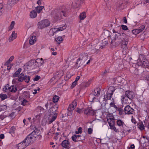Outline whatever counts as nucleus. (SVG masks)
<instances>
[{
	"instance_id": "nucleus-19",
	"label": "nucleus",
	"mask_w": 149,
	"mask_h": 149,
	"mask_svg": "<svg viewBox=\"0 0 149 149\" xmlns=\"http://www.w3.org/2000/svg\"><path fill=\"white\" fill-rule=\"evenodd\" d=\"M122 97L121 100L123 103L128 104L131 103V101L129 100V98L125 94L122 96Z\"/></svg>"
},
{
	"instance_id": "nucleus-45",
	"label": "nucleus",
	"mask_w": 149,
	"mask_h": 149,
	"mask_svg": "<svg viewBox=\"0 0 149 149\" xmlns=\"http://www.w3.org/2000/svg\"><path fill=\"white\" fill-rule=\"evenodd\" d=\"M139 33L140 32L138 29L132 30V33L135 35Z\"/></svg>"
},
{
	"instance_id": "nucleus-4",
	"label": "nucleus",
	"mask_w": 149,
	"mask_h": 149,
	"mask_svg": "<svg viewBox=\"0 0 149 149\" xmlns=\"http://www.w3.org/2000/svg\"><path fill=\"white\" fill-rule=\"evenodd\" d=\"M148 61L144 55L140 54L139 55L137 62L139 66L147 68V66H148Z\"/></svg>"
},
{
	"instance_id": "nucleus-62",
	"label": "nucleus",
	"mask_w": 149,
	"mask_h": 149,
	"mask_svg": "<svg viewBox=\"0 0 149 149\" xmlns=\"http://www.w3.org/2000/svg\"><path fill=\"white\" fill-rule=\"evenodd\" d=\"M15 23L14 21H12L11 24H10V26L11 27V29H13V28Z\"/></svg>"
},
{
	"instance_id": "nucleus-20",
	"label": "nucleus",
	"mask_w": 149,
	"mask_h": 149,
	"mask_svg": "<svg viewBox=\"0 0 149 149\" xmlns=\"http://www.w3.org/2000/svg\"><path fill=\"white\" fill-rule=\"evenodd\" d=\"M85 63L79 58L77 60V61L75 65V68H78L81 65L84 64Z\"/></svg>"
},
{
	"instance_id": "nucleus-12",
	"label": "nucleus",
	"mask_w": 149,
	"mask_h": 149,
	"mask_svg": "<svg viewBox=\"0 0 149 149\" xmlns=\"http://www.w3.org/2000/svg\"><path fill=\"white\" fill-rule=\"evenodd\" d=\"M84 2V0H76L74 2H72V6L74 8H78Z\"/></svg>"
},
{
	"instance_id": "nucleus-41",
	"label": "nucleus",
	"mask_w": 149,
	"mask_h": 149,
	"mask_svg": "<svg viewBox=\"0 0 149 149\" xmlns=\"http://www.w3.org/2000/svg\"><path fill=\"white\" fill-rule=\"evenodd\" d=\"M7 108V106L5 105L0 106V111L6 110Z\"/></svg>"
},
{
	"instance_id": "nucleus-1",
	"label": "nucleus",
	"mask_w": 149,
	"mask_h": 149,
	"mask_svg": "<svg viewBox=\"0 0 149 149\" xmlns=\"http://www.w3.org/2000/svg\"><path fill=\"white\" fill-rule=\"evenodd\" d=\"M66 9L64 7L56 8L53 10L51 13L52 17L56 21L61 19L63 16H65Z\"/></svg>"
},
{
	"instance_id": "nucleus-21",
	"label": "nucleus",
	"mask_w": 149,
	"mask_h": 149,
	"mask_svg": "<svg viewBox=\"0 0 149 149\" xmlns=\"http://www.w3.org/2000/svg\"><path fill=\"white\" fill-rule=\"evenodd\" d=\"M35 61L38 67L43 65L44 63V61L43 60L42 58L37 59L36 60H35Z\"/></svg>"
},
{
	"instance_id": "nucleus-37",
	"label": "nucleus",
	"mask_w": 149,
	"mask_h": 149,
	"mask_svg": "<svg viewBox=\"0 0 149 149\" xmlns=\"http://www.w3.org/2000/svg\"><path fill=\"white\" fill-rule=\"evenodd\" d=\"M30 78L29 76L24 75L23 80H24L26 82L28 83L30 80Z\"/></svg>"
},
{
	"instance_id": "nucleus-15",
	"label": "nucleus",
	"mask_w": 149,
	"mask_h": 149,
	"mask_svg": "<svg viewBox=\"0 0 149 149\" xmlns=\"http://www.w3.org/2000/svg\"><path fill=\"white\" fill-rule=\"evenodd\" d=\"M62 146L65 148L68 149L70 148V143L68 140H65L61 143Z\"/></svg>"
},
{
	"instance_id": "nucleus-64",
	"label": "nucleus",
	"mask_w": 149,
	"mask_h": 149,
	"mask_svg": "<svg viewBox=\"0 0 149 149\" xmlns=\"http://www.w3.org/2000/svg\"><path fill=\"white\" fill-rule=\"evenodd\" d=\"M107 70H105L104 72L102 73V75L103 76H105L107 75L108 72L107 71Z\"/></svg>"
},
{
	"instance_id": "nucleus-46",
	"label": "nucleus",
	"mask_w": 149,
	"mask_h": 149,
	"mask_svg": "<svg viewBox=\"0 0 149 149\" xmlns=\"http://www.w3.org/2000/svg\"><path fill=\"white\" fill-rule=\"evenodd\" d=\"M77 131H76L75 133L77 134H78L79 133L81 134L82 132V128L81 127H79Z\"/></svg>"
},
{
	"instance_id": "nucleus-34",
	"label": "nucleus",
	"mask_w": 149,
	"mask_h": 149,
	"mask_svg": "<svg viewBox=\"0 0 149 149\" xmlns=\"http://www.w3.org/2000/svg\"><path fill=\"white\" fill-rule=\"evenodd\" d=\"M44 8L43 6H38L36 7L37 13H39L41 12L42 9Z\"/></svg>"
},
{
	"instance_id": "nucleus-61",
	"label": "nucleus",
	"mask_w": 149,
	"mask_h": 149,
	"mask_svg": "<svg viewBox=\"0 0 149 149\" xmlns=\"http://www.w3.org/2000/svg\"><path fill=\"white\" fill-rule=\"evenodd\" d=\"M77 84V82L74 81V82L72 83V85L71 86V87L72 88H74L76 85Z\"/></svg>"
},
{
	"instance_id": "nucleus-18",
	"label": "nucleus",
	"mask_w": 149,
	"mask_h": 149,
	"mask_svg": "<svg viewBox=\"0 0 149 149\" xmlns=\"http://www.w3.org/2000/svg\"><path fill=\"white\" fill-rule=\"evenodd\" d=\"M84 114L87 116L94 115L95 114V112L91 109L88 108L85 109L84 111Z\"/></svg>"
},
{
	"instance_id": "nucleus-42",
	"label": "nucleus",
	"mask_w": 149,
	"mask_h": 149,
	"mask_svg": "<svg viewBox=\"0 0 149 149\" xmlns=\"http://www.w3.org/2000/svg\"><path fill=\"white\" fill-rule=\"evenodd\" d=\"M145 26L143 25H142L140 26L138 28L140 33L142 32L145 29Z\"/></svg>"
},
{
	"instance_id": "nucleus-38",
	"label": "nucleus",
	"mask_w": 149,
	"mask_h": 149,
	"mask_svg": "<svg viewBox=\"0 0 149 149\" xmlns=\"http://www.w3.org/2000/svg\"><path fill=\"white\" fill-rule=\"evenodd\" d=\"M59 98V97L57 95L54 96L53 98V102L54 103H56L58 100Z\"/></svg>"
},
{
	"instance_id": "nucleus-11",
	"label": "nucleus",
	"mask_w": 149,
	"mask_h": 149,
	"mask_svg": "<svg viewBox=\"0 0 149 149\" xmlns=\"http://www.w3.org/2000/svg\"><path fill=\"white\" fill-rule=\"evenodd\" d=\"M107 118L109 124H114V117L112 113H110L107 116Z\"/></svg>"
},
{
	"instance_id": "nucleus-6",
	"label": "nucleus",
	"mask_w": 149,
	"mask_h": 149,
	"mask_svg": "<svg viewBox=\"0 0 149 149\" xmlns=\"http://www.w3.org/2000/svg\"><path fill=\"white\" fill-rule=\"evenodd\" d=\"M50 22L47 19H45L39 22L38 24V28L42 29L44 28L49 26Z\"/></svg>"
},
{
	"instance_id": "nucleus-5",
	"label": "nucleus",
	"mask_w": 149,
	"mask_h": 149,
	"mask_svg": "<svg viewBox=\"0 0 149 149\" xmlns=\"http://www.w3.org/2000/svg\"><path fill=\"white\" fill-rule=\"evenodd\" d=\"M116 89L113 86H110L107 92L106 95H104V99L106 100H110L111 98L113 92Z\"/></svg>"
},
{
	"instance_id": "nucleus-26",
	"label": "nucleus",
	"mask_w": 149,
	"mask_h": 149,
	"mask_svg": "<svg viewBox=\"0 0 149 149\" xmlns=\"http://www.w3.org/2000/svg\"><path fill=\"white\" fill-rule=\"evenodd\" d=\"M8 89L11 92L15 93L17 90V87L16 86L14 85L11 86L10 87H8Z\"/></svg>"
},
{
	"instance_id": "nucleus-14",
	"label": "nucleus",
	"mask_w": 149,
	"mask_h": 149,
	"mask_svg": "<svg viewBox=\"0 0 149 149\" xmlns=\"http://www.w3.org/2000/svg\"><path fill=\"white\" fill-rule=\"evenodd\" d=\"M88 55L87 53H81L79 56V59L81 60V61L85 63L88 59Z\"/></svg>"
},
{
	"instance_id": "nucleus-36",
	"label": "nucleus",
	"mask_w": 149,
	"mask_h": 149,
	"mask_svg": "<svg viewBox=\"0 0 149 149\" xmlns=\"http://www.w3.org/2000/svg\"><path fill=\"white\" fill-rule=\"evenodd\" d=\"M57 31V30L56 29H51L49 31V33L51 36H53L54 35V33H55Z\"/></svg>"
},
{
	"instance_id": "nucleus-16",
	"label": "nucleus",
	"mask_w": 149,
	"mask_h": 149,
	"mask_svg": "<svg viewBox=\"0 0 149 149\" xmlns=\"http://www.w3.org/2000/svg\"><path fill=\"white\" fill-rule=\"evenodd\" d=\"M29 145H27V143L24 140L22 142L18 144V149H24Z\"/></svg>"
},
{
	"instance_id": "nucleus-47",
	"label": "nucleus",
	"mask_w": 149,
	"mask_h": 149,
	"mask_svg": "<svg viewBox=\"0 0 149 149\" xmlns=\"http://www.w3.org/2000/svg\"><path fill=\"white\" fill-rule=\"evenodd\" d=\"M91 82L90 81H88L86 83H84L83 84V85L85 87H87L89 86Z\"/></svg>"
},
{
	"instance_id": "nucleus-8",
	"label": "nucleus",
	"mask_w": 149,
	"mask_h": 149,
	"mask_svg": "<svg viewBox=\"0 0 149 149\" xmlns=\"http://www.w3.org/2000/svg\"><path fill=\"white\" fill-rule=\"evenodd\" d=\"M124 112L126 114H132L134 113V109L132 108L130 105H127L125 107Z\"/></svg>"
},
{
	"instance_id": "nucleus-57",
	"label": "nucleus",
	"mask_w": 149,
	"mask_h": 149,
	"mask_svg": "<svg viewBox=\"0 0 149 149\" xmlns=\"http://www.w3.org/2000/svg\"><path fill=\"white\" fill-rule=\"evenodd\" d=\"M123 1H122V0H121L120 1H118V3L119 5V6H118L119 7H121L122 5L123 4Z\"/></svg>"
},
{
	"instance_id": "nucleus-3",
	"label": "nucleus",
	"mask_w": 149,
	"mask_h": 149,
	"mask_svg": "<svg viewBox=\"0 0 149 149\" xmlns=\"http://www.w3.org/2000/svg\"><path fill=\"white\" fill-rule=\"evenodd\" d=\"M58 107L55 105L52 107L49 110V112L50 115H53L51 119H49L48 124H50L54 121L57 116V113L56 111L57 110Z\"/></svg>"
},
{
	"instance_id": "nucleus-30",
	"label": "nucleus",
	"mask_w": 149,
	"mask_h": 149,
	"mask_svg": "<svg viewBox=\"0 0 149 149\" xmlns=\"http://www.w3.org/2000/svg\"><path fill=\"white\" fill-rule=\"evenodd\" d=\"M94 95L96 96H98L100 94V89L97 88L95 89L93 92Z\"/></svg>"
},
{
	"instance_id": "nucleus-39",
	"label": "nucleus",
	"mask_w": 149,
	"mask_h": 149,
	"mask_svg": "<svg viewBox=\"0 0 149 149\" xmlns=\"http://www.w3.org/2000/svg\"><path fill=\"white\" fill-rule=\"evenodd\" d=\"M7 95L6 94L1 93L0 94V97L2 100H4L7 98Z\"/></svg>"
},
{
	"instance_id": "nucleus-55",
	"label": "nucleus",
	"mask_w": 149,
	"mask_h": 149,
	"mask_svg": "<svg viewBox=\"0 0 149 149\" xmlns=\"http://www.w3.org/2000/svg\"><path fill=\"white\" fill-rule=\"evenodd\" d=\"M121 27H122V29L123 30H127L128 29L126 25H122L121 26Z\"/></svg>"
},
{
	"instance_id": "nucleus-22",
	"label": "nucleus",
	"mask_w": 149,
	"mask_h": 149,
	"mask_svg": "<svg viewBox=\"0 0 149 149\" xmlns=\"http://www.w3.org/2000/svg\"><path fill=\"white\" fill-rule=\"evenodd\" d=\"M117 125L120 127L124 128L125 125L123 120L120 119H118L116 121Z\"/></svg>"
},
{
	"instance_id": "nucleus-43",
	"label": "nucleus",
	"mask_w": 149,
	"mask_h": 149,
	"mask_svg": "<svg viewBox=\"0 0 149 149\" xmlns=\"http://www.w3.org/2000/svg\"><path fill=\"white\" fill-rule=\"evenodd\" d=\"M66 28V26L65 25L63 26L62 27H59L57 29V31H62L64 29H65Z\"/></svg>"
},
{
	"instance_id": "nucleus-48",
	"label": "nucleus",
	"mask_w": 149,
	"mask_h": 149,
	"mask_svg": "<svg viewBox=\"0 0 149 149\" xmlns=\"http://www.w3.org/2000/svg\"><path fill=\"white\" fill-rule=\"evenodd\" d=\"M21 104L24 106H25L26 105V103L28 102V101L25 99L23 100L21 102Z\"/></svg>"
},
{
	"instance_id": "nucleus-2",
	"label": "nucleus",
	"mask_w": 149,
	"mask_h": 149,
	"mask_svg": "<svg viewBox=\"0 0 149 149\" xmlns=\"http://www.w3.org/2000/svg\"><path fill=\"white\" fill-rule=\"evenodd\" d=\"M125 36L126 34L124 33H117L115 35L114 38L112 40L111 44L113 45V43L115 42L114 45L116 47L118 46L121 42L125 40Z\"/></svg>"
},
{
	"instance_id": "nucleus-33",
	"label": "nucleus",
	"mask_w": 149,
	"mask_h": 149,
	"mask_svg": "<svg viewBox=\"0 0 149 149\" xmlns=\"http://www.w3.org/2000/svg\"><path fill=\"white\" fill-rule=\"evenodd\" d=\"M86 17V14L85 12H83L81 13L79 15L80 19L81 20H84Z\"/></svg>"
},
{
	"instance_id": "nucleus-32",
	"label": "nucleus",
	"mask_w": 149,
	"mask_h": 149,
	"mask_svg": "<svg viewBox=\"0 0 149 149\" xmlns=\"http://www.w3.org/2000/svg\"><path fill=\"white\" fill-rule=\"evenodd\" d=\"M14 57L13 56H11L9 58V59L5 63V65H8L9 63H10L13 60Z\"/></svg>"
},
{
	"instance_id": "nucleus-9",
	"label": "nucleus",
	"mask_w": 149,
	"mask_h": 149,
	"mask_svg": "<svg viewBox=\"0 0 149 149\" xmlns=\"http://www.w3.org/2000/svg\"><path fill=\"white\" fill-rule=\"evenodd\" d=\"M31 135H28L24 140L27 143V145L32 144L36 140L34 137H32Z\"/></svg>"
},
{
	"instance_id": "nucleus-13",
	"label": "nucleus",
	"mask_w": 149,
	"mask_h": 149,
	"mask_svg": "<svg viewBox=\"0 0 149 149\" xmlns=\"http://www.w3.org/2000/svg\"><path fill=\"white\" fill-rule=\"evenodd\" d=\"M125 95L129 98V100L130 101H131L132 99L133 98L135 97L134 93L132 91H126L125 93Z\"/></svg>"
},
{
	"instance_id": "nucleus-7",
	"label": "nucleus",
	"mask_w": 149,
	"mask_h": 149,
	"mask_svg": "<svg viewBox=\"0 0 149 149\" xmlns=\"http://www.w3.org/2000/svg\"><path fill=\"white\" fill-rule=\"evenodd\" d=\"M128 40L126 39L122 42L121 48L122 49V52L123 54H126L128 52L127 45L128 44Z\"/></svg>"
},
{
	"instance_id": "nucleus-51",
	"label": "nucleus",
	"mask_w": 149,
	"mask_h": 149,
	"mask_svg": "<svg viewBox=\"0 0 149 149\" xmlns=\"http://www.w3.org/2000/svg\"><path fill=\"white\" fill-rule=\"evenodd\" d=\"M77 138L76 134H74L72 136V139L74 142L75 141V139H76Z\"/></svg>"
},
{
	"instance_id": "nucleus-23",
	"label": "nucleus",
	"mask_w": 149,
	"mask_h": 149,
	"mask_svg": "<svg viewBox=\"0 0 149 149\" xmlns=\"http://www.w3.org/2000/svg\"><path fill=\"white\" fill-rule=\"evenodd\" d=\"M17 37V34L15 33V31H13L12 34L9 37V42L13 41L14 39H15Z\"/></svg>"
},
{
	"instance_id": "nucleus-35",
	"label": "nucleus",
	"mask_w": 149,
	"mask_h": 149,
	"mask_svg": "<svg viewBox=\"0 0 149 149\" xmlns=\"http://www.w3.org/2000/svg\"><path fill=\"white\" fill-rule=\"evenodd\" d=\"M138 127L141 131L145 129V126L142 122L138 124Z\"/></svg>"
},
{
	"instance_id": "nucleus-53",
	"label": "nucleus",
	"mask_w": 149,
	"mask_h": 149,
	"mask_svg": "<svg viewBox=\"0 0 149 149\" xmlns=\"http://www.w3.org/2000/svg\"><path fill=\"white\" fill-rule=\"evenodd\" d=\"M56 41H58L59 42L62 41L63 39L61 37H58L56 39Z\"/></svg>"
},
{
	"instance_id": "nucleus-44",
	"label": "nucleus",
	"mask_w": 149,
	"mask_h": 149,
	"mask_svg": "<svg viewBox=\"0 0 149 149\" xmlns=\"http://www.w3.org/2000/svg\"><path fill=\"white\" fill-rule=\"evenodd\" d=\"M30 135H31L32 136L34 137L35 139H36L37 136L38 135V134L34 132L33 131L32 132V133L29 134Z\"/></svg>"
},
{
	"instance_id": "nucleus-27",
	"label": "nucleus",
	"mask_w": 149,
	"mask_h": 149,
	"mask_svg": "<svg viewBox=\"0 0 149 149\" xmlns=\"http://www.w3.org/2000/svg\"><path fill=\"white\" fill-rule=\"evenodd\" d=\"M36 37L35 36H32L31 37L29 40V43L31 45H33L36 41Z\"/></svg>"
},
{
	"instance_id": "nucleus-59",
	"label": "nucleus",
	"mask_w": 149,
	"mask_h": 149,
	"mask_svg": "<svg viewBox=\"0 0 149 149\" xmlns=\"http://www.w3.org/2000/svg\"><path fill=\"white\" fill-rule=\"evenodd\" d=\"M114 124L113 125L111 124V125L113 127L112 129L116 132H117L118 131L117 129L116 128V127L114 125Z\"/></svg>"
},
{
	"instance_id": "nucleus-40",
	"label": "nucleus",
	"mask_w": 149,
	"mask_h": 149,
	"mask_svg": "<svg viewBox=\"0 0 149 149\" xmlns=\"http://www.w3.org/2000/svg\"><path fill=\"white\" fill-rule=\"evenodd\" d=\"M110 107L109 108H111V107H113L115 109V110H116V108H117V106L115 104L114 102H111L109 104Z\"/></svg>"
},
{
	"instance_id": "nucleus-50",
	"label": "nucleus",
	"mask_w": 149,
	"mask_h": 149,
	"mask_svg": "<svg viewBox=\"0 0 149 149\" xmlns=\"http://www.w3.org/2000/svg\"><path fill=\"white\" fill-rule=\"evenodd\" d=\"M37 109L38 110L40 111V112H43L44 110V109L42 107L40 106H38Z\"/></svg>"
},
{
	"instance_id": "nucleus-54",
	"label": "nucleus",
	"mask_w": 149,
	"mask_h": 149,
	"mask_svg": "<svg viewBox=\"0 0 149 149\" xmlns=\"http://www.w3.org/2000/svg\"><path fill=\"white\" fill-rule=\"evenodd\" d=\"M77 110H76V111L79 113L81 114V113H83V110L81 109H79V108H77Z\"/></svg>"
},
{
	"instance_id": "nucleus-56",
	"label": "nucleus",
	"mask_w": 149,
	"mask_h": 149,
	"mask_svg": "<svg viewBox=\"0 0 149 149\" xmlns=\"http://www.w3.org/2000/svg\"><path fill=\"white\" fill-rule=\"evenodd\" d=\"M93 130L91 128H89L88 130V133L89 134H91L92 133Z\"/></svg>"
},
{
	"instance_id": "nucleus-52",
	"label": "nucleus",
	"mask_w": 149,
	"mask_h": 149,
	"mask_svg": "<svg viewBox=\"0 0 149 149\" xmlns=\"http://www.w3.org/2000/svg\"><path fill=\"white\" fill-rule=\"evenodd\" d=\"M40 78V76H38V75H37L35 77L34 79V81H37L38 80H39Z\"/></svg>"
},
{
	"instance_id": "nucleus-24",
	"label": "nucleus",
	"mask_w": 149,
	"mask_h": 149,
	"mask_svg": "<svg viewBox=\"0 0 149 149\" xmlns=\"http://www.w3.org/2000/svg\"><path fill=\"white\" fill-rule=\"evenodd\" d=\"M29 15L31 18H34L37 16V13L35 10H33L30 12Z\"/></svg>"
},
{
	"instance_id": "nucleus-49",
	"label": "nucleus",
	"mask_w": 149,
	"mask_h": 149,
	"mask_svg": "<svg viewBox=\"0 0 149 149\" xmlns=\"http://www.w3.org/2000/svg\"><path fill=\"white\" fill-rule=\"evenodd\" d=\"M92 51L93 52L96 54L98 53L99 52V50L98 48H95V49H92Z\"/></svg>"
},
{
	"instance_id": "nucleus-10",
	"label": "nucleus",
	"mask_w": 149,
	"mask_h": 149,
	"mask_svg": "<svg viewBox=\"0 0 149 149\" xmlns=\"http://www.w3.org/2000/svg\"><path fill=\"white\" fill-rule=\"evenodd\" d=\"M36 63L35 60H31L28 62L27 65L30 68V69H33L38 67Z\"/></svg>"
},
{
	"instance_id": "nucleus-28",
	"label": "nucleus",
	"mask_w": 149,
	"mask_h": 149,
	"mask_svg": "<svg viewBox=\"0 0 149 149\" xmlns=\"http://www.w3.org/2000/svg\"><path fill=\"white\" fill-rule=\"evenodd\" d=\"M22 71V69L21 68H19L17 70L15 73L13 75V77H16L18 76L19 75V74Z\"/></svg>"
},
{
	"instance_id": "nucleus-25",
	"label": "nucleus",
	"mask_w": 149,
	"mask_h": 149,
	"mask_svg": "<svg viewBox=\"0 0 149 149\" xmlns=\"http://www.w3.org/2000/svg\"><path fill=\"white\" fill-rule=\"evenodd\" d=\"M19 0H8V4L10 6H14Z\"/></svg>"
},
{
	"instance_id": "nucleus-29",
	"label": "nucleus",
	"mask_w": 149,
	"mask_h": 149,
	"mask_svg": "<svg viewBox=\"0 0 149 149\" xmlns=\"http://www.w3.org/2000/svg\"><path fill=\"white\" fill-rule=\"evenodd\" d=\"M116 111H118L119 114L120 115H122L124 112V110H123V109H122V107H117L116 110H114V111L115 112Z\"/></svg>"
},
{
	"instance_id": "nucleus-58",
	"label": "nucleus",
	"mask_w": 149,
	"mask_h": 149,
	"mask_svg": "<svg viewBox=\"0 0 149 149\" xmlns=\"http://www.w3.org/2000/svg\"><path fill=\"white\" fill-rule=\"evenodd\" d=\"M18 81L17 78L14 79H13L12 82L13 84H15L17 83V81Z\"/></svg>"
},
{
	"instance_id": "nucleus-63",
	"label": "nucleus",
	"mask_w": 149,
	"mask_h": 149,
	"mask_svg": "<svg viewBox=\"0 0 149 149\" xmlns=\"http://www.w3.org/2000/svg\"><path fill=\"white\" fill-rule=\"evenodd\" d=\"M35 129L33 131L34 132H35L36 133H37V134H38V133H39V132H40V130H38L37 128H36V127H35Z\"/></svg>"
},
{
	"instance_id": "nucleus-60",
	"label": "nucleus",
	"mask_w": 149,
	"mask_h": 149,
	"mask_svg": "<svg viewBox=\"0 0 149 149\" xmlns=\"http://www.w3.org/2000/svg\"><path fill=\"white\" fill-rule=\"evenodd\" d=\"M68 112L67 114L68 116H70L72 114V110H68Z\"/></svg>"
},
{
	"instance_id": "nucleus-17",
	"label": "nucleus",
	"mask_w": 149,
	"mask_h": 149,
	"mask_svg": "<svg viewBox=\"0 0 149 149\" xmlns=\"http://www.w3.org/2000/svg\"><path fill=\"white\" fill-rule=\"evenodd\" d=\"M77 101L76 100H74L72 103L70 104L67 109L68 110L73 111L77 105Z\"/></svg>"
},
{
	"instance_id": "nucleus-31",
	"label": "nucleus",
	"mask_w": 149,
	"mask_h": 149,
	"mask_svg": "<svg viewBox=\"0 0 149 149\" xmlns=\"http://www.w3.org/2000/svg\"><path fill=\"white\" fill-rule=\"evenodd\" d=\"M24 76V74L23 73H21L20 74V76H18V77L17 78L18 79V81L20 82H22L23 80Z\"/></svg>"
}]
</instances>
